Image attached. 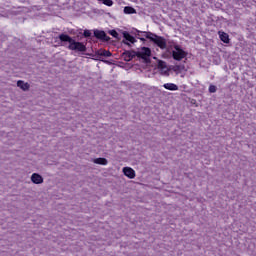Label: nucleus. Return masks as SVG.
Here are the masks:
<instances>
[{
	"instance_id": "nucleus-11",
	"label": "nucleus",
	"mask_w": 256,
	"mask_h": 256,
	"mask_svg": "<svg viewBox=\"0 0 256 256\" xmlns=\"http://www.w3.org/2000/svg\"><path fill=\"white\" fill-rule=\"evenodd\" d=\"M170 69L174 71V73H176L177 75H179V73H181L182 71H187V68H185V65L183 64L171 66Z\"/></svg>"
},
{
	"instance_id": "nucleus-4",
	"label": "nucleus",
	"mask_w": 256,
	"mask_h": 256,
	"mask_svg": "<svg viewBox=\"0 0 256 256\" xmlns=\"http://www.w3.org/2000/svg\"><path fill=\"white\" fill-rule=\"evenodd\" d=\"M174 49L175 50L172 51V57L175 61H181V59H185V57H187V52L181 49V46L175 45Z\"/></svg>"
},
{
	"instance_id": "nucleus-15",
	"label": "nucleus",
	"mask_w": 256,
	"mask_h": 256,
	"mask_svg": "<svg viewBox=\"0 0 256 256\" xmlns=\"http://www.w3.org/2000/svg\"><path fill=\"white\" fill-rule=\"evenodd\" d=\"M124 13L126 15H133V13H137V11L135 10V8H133L131 6H126V7H124Z\"/></svg>"
},
{
	"instance_id": "nucleus-8",
	"label": "nucleus",
	"mask_w": 256,
	"mask_h": 256,
	"mask_svg": "<svg viewBox=\"0 0 256 256\" xmlns=\"http://www.w3.org/2000/svg\"><path fill=\"white\" fill-rule=\"evenodd\" d=\"M112 53L109 50H105V49H100L96 52V54L94 55V57H96L97 61H101V57H112Z\"/></svg>"
},
{
	"instance_id": "nucleus-20",
	"label": "nucleus",
	"mask_w": 256,
	"mask_h": 256,
	"mask_svg": "<svg viewBox=\"0 0 256 256\" xmlns=\"http://www.w3.org/2000/svg\"><path fill=\"white\" fill-rule=\"evenodd\" d=\"M83 36L86 37V38L91 37V31L90 30H84Z\"/></svg>"
},
{
	"instance_id": "nucleus-19",
	"label": "nucleus",
	"mask_w": 256,
	"mask_h": 256,
	"mask_svg": "<svg viewBox=\"0 0 256 256\" xmlns=\"http://www.w3.org/2000/svg\"><path fill=\"white\" fill-rule=\"evenodd\" d=\"M209 93H217V86L210 85L209 86Z\"/></svg>"
},
{
	"instance_id": "nucleus-2",
	"label": "nucleus",
	"mask_w": 256,
	"mask_h": 256,
	"mask_svg": "<svg viewBox=\"0 0 256 256\" xmlns=\"http://www.w3.org/2000/svg\"><path fill=\"white\" fill-rule=\"evenodd\" d=\"M58 38L61 43H69L68 49L70 51H79L80 53H85V51H87V46H85V44L75 41V39H72L71 36L67 34H60Z\"/></svg>"
},
{
	"instance_id": "nucleus-10",
	"label": "nucleus",
	"mask_w": 256,
	"mask_h": 256,
	"mask_svg": "<svg viewBox=\"0 0 256 256\" xmlns=\"http://www.w3.org/2000/svg\"><path fill=\"white\" fill-rule=\"evenodd\" d=\"M123 173L129 179H135V170H133V168H131V167H124L123 168Z\"/></svg>"
},
{
	"instance_id": "nucleus-6",
	"label": "nucleus",
	"mask_w": 256,
	"mask_h": 256,
	"mask_svg": "<svg viewBox=\"0 0 256 256\" xmlns=\"http://www.w3.org/2000/svg\"><path fill=\"white\" fill-rule=\"evenodd\" d=\"M94 37L100 41H103L104 43H109V41H111V37L107 36V33H105L103 30H94Z\"/></svg>"
},
{
	"instance_id": "nucleus-9",
	"label": "nucleus",
	"mask_w": 256,
	"mask_h": 256,
	"mask_svg": "<svg viewBox=\"0 0 256 256\" xmlns=\"http://www.w3.org/2000/svg\"><path fill=\"white\" fill-rule=\"evenodd\" d=\"M31 181L34 185H41L43 183V176L38 173H33L31 176Z\"/></svg>"
},
{
	"instance_id": "nucleus-12",
	"label": "nucleus",
	"mask_w": 256,
	"mask_h": 256,
	"mask_svg": "<svg viewBox=\"0 0 256 256\" xmlns=\"http://www.w3.org/2000/svg\"><path fill=\"white\" fill-rule=\"evenodd\" d=\"M17 87L22 89V91H29V83H25L23 80H18L17 81Z\"/></svg>"
},
{
	"instance_id": "nucleus-7",
	"label": "nucleus",
	"mask_w": 256,
	"mask_h": 256,
	"mask_svg": "<svg viewBox=\"0 0 256 256\" xmlns=\"http://www.w3.org/2000/svg\"><path fill=\"white\" fill-rule=\"evenodd\" d=\"M158 69L161 70V74L169 77V68H167V62L163 60H158L157 62Z\"/></svg>"
},
{
	"instance_id": "nucleus-1",
	"label": "nucleus",
	"mask_w": 256,
	"mask_h": 256,
	"mask_svg": "<svg viewBox=\"0 0 256 256\" xmlns=\"http://www.w3.org/2000/svg\"><path fill=\"white\" fill-rule=\"evenodd\" d=\"M122 57L124 59V61H132L133 59H135V57H138V59H143L144 63H146V65H149V63H151V59L149 57H151V48L149 47H142L141 49L138 48L137 51L135 50H126L122 53Z\"/></svg>"
},
{
	"instance_id": "nucleus-14",
	"label": "nucleus",
	"mask_w": 256,
	"mask_h": 256,
	"mask_svg": "<svg viewBox=\"0 0 256 256\" xmlns=\"http://www.w3.org/2000/svg\"><path fill=\"white\" fill-rule=\"evenodd\" d=\"M132 33H133V35H136L138 37V39H140V41H145V39L143 38V37H145V32L135 29L134 31H132Z\"/></svg>"
},
{
	"instance_id": "nucleus-16",
	"label": "nucleus",
	"mask_w": 256,
	"mask_h": 256,
	"mask_svg": "<svg viewBox=\"0 0 256 256\" xmlns=\"http://www.w3.org/2000/svg\"><path fill=\"white\" fill-rule=\"evenodd\" d=\"M220 40L223 41V43H229V34L225 32H219Z\"/></svg>"
},
{
	"instance_id": "nucleus-5",
	"label": "nucleus",
	"mask_w": 256,
	"mask_h": 256,
	"mask_svg": "<svg viewBox=\"0 0 256 256\" xmlns=\"http://www.w3.org/2000/svg\"><path fill=\"white\" fill-rule=\"evenodd\" d=\"M123 38L124 40H122V43L124 45H127L128 47H132V45H135V43H137V39H135V37L131 36V34H129V32L124 31L122 32Z\"/></svg>"
},
{
	"instance_id": "nucleus-3",
	"label": "nucleus",
	"mask_w": 256,
	"mask_h": 256,
	"mask_svg": "<svg viewBox=\"0 0 256 256\" xmlns=\"http://www.w3.org/2000/svg\"><path fill=\"white\" fill-rule=\"evenodd\" d=\"M144 34L146 39L155 43V45L160 47V49H167V40H165V38L158 36L157 34H153L152 32H144Z\"/></svg>"
},
{
	"instance_id": "nucleus-18",
	"label": "nucleus",
	"mask_w": 256,
	"mask_h": 256,
	"mask_svg": "<svg viewBox=\"0 0 256 256\" xmlns=\"http://www.w3.org/2000/svg\"><path fill=\"white\" fill-rule=\"evenodd\" d=\"M109 35H112L115 39H119V33H117L115 30H110Z\"/></svg>"
},
{
	"instance_id": "nucleus-17",
	"label": "nucleus",
	"mask_w": 256,
	"mask_h": 256,
	"mask_svg": "<svg viewBox=\"0 0 256 256\" xmlns=\"http://www.w3.org/2000/svg\"><path fill=\"white\" fill-rule=\"evenodd\" d=\"M93 163H96V165H107L108 161L106 158H96Z\"/></svg>"
},
{
	"instance_id": "nucleus-13",
	"label": "nucleus",
	"mask_w": 256,
	"mask_h": 256,
	"mask_svg": "<svg viewBox=\"0 0 256 256\" xmlns=\"http://www.w3.org/2000/svg\"><path fill=\"white\" fill-rule=\"evenodd\" d=\"M164 89H167L168 91H178L179 90V86H177V84H173V83H166L163 85Z\"/></svg>"
}]
</instances>
